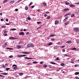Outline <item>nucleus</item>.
Wrapping results in <instances>:
<instances>
[{
	"mask_svg": "<svg viewBox=\"0 0 79 79\" xmlns=\"http://www.w3.org/2000/svg\"><path fill=\"white\" fill-rule=\"evenodd\" d=\"M75 59H72L71 60V61H74Z\"/></svg>",
	"mask_w": 79,
	"mask_h": 79,
	"instance_id": "54",
	"label": "nucleus"
},
{
	"mask_svg": "<svg viewBox=\"0 0 79 79\" xmlns=\"http://www.w3.org/2000/svg\"><path fill=\"white\" fill-rule=\"evenodd\" d=\"M75 75H78V74H79V72H76L75 73Z\"/></svg>",
	"mask_w": 79,
	"mask_h": 79,
	"instance_id": "23",
	"label": "nucleus"
},
{
	"mask_svg": "<svg viewBox=\"0 0 79 79\" xmlns=\"http://www.w3.org/2000/svg\"><path fill=\"white\" fill-rule=\"evenodd\" d=\"M8 73H4L3 75H8Z\"/></svg>",
	"mask_w": 79,
	"mask_h": 79,
	"instance_id": "34",
	"label": "nucleus"
},
{
	"mask_svg": "<svg viewBox=\"0 0 79 79\" xmlns=\"http://www.w3.org/2000/svg\"><path fill=\"white\" fill-rule=\"evenodd\" d=\"M0 77H5V76L0 74Z\"/></svg>",
	"mask_w": 79,
	"mask_h": 79,
	"instance_id": "31",
	"label": "nucleus"
},
{
	"mask_svg": "<svg viewBox=\"0 0 79 79\" xmlns=\"http://www.w3.org/2000/svg\"><path fill=\"white\" fill-rule=\"evenodd\" d=\"M74 67H77L78 66V65L77 64H75L74 65Z\"/></svg>",
	"mask_w": 79,
	"mask_h": 79,
	"instance_id": "47",
	"label": "nucleus"
},
{
	"mask_svg": "<svg viewBox=\"0 0 79 79\" xmlns=\"http://www.w3.org/2000/svg\"><path fill=\"white\" fill-rule=\"evenodd\" d=\"M27 19H28V20H31V17H28L27 18Z\"/></svg>",
	"mask_w": 79,
	"mask_h": 79,
	"instance_id": "30",
	"label": "nucleus"
},
{
	"mask_svg": "<svg viewBox=\"0 0 79 79\" xmlns=\"http://www.w3.org/2000/svg\"><path fill=\"white\" fill-rule=\"evenodd\" d=\"M2 67L3 68H5V65H4V64H2Z\"/></svg>",
	"mask_w": 79,
	"mask_h": 79,
	"instance_id": "38",
	"label": "nucleus"
},
{
	"mask_svg": "<svg viewBox=\"0 0 79 79\" xmlns=\"http://www.w3.org/2000/svg\"><path fill=\"white\" fill-rule=\"evenodd\" d=\"M21 47L20 46H18V48H21Z\"/></svg>",
	"mask_w": 79,
	"mask_h": 79,
	"instance_id": "43",
	"label": "nucleus"
},
{
	"mask_svg": "<svg viewBox=\"0 0 79 79\" xmlns=\"http://www.w3.org/2000/svg\"><path fill=\"white\" fill-rule=\"evenodd\" d=\"M10 40H12L14 39V37H10L9 38Z\"/></svg>",
	"mask_w": 79,
	"mask_h": 79,
	"instance_id": "12",
	"label": "nucleus"
},
{
	"mask_svg": "<svg viewBox=\"0 0 79 79\" xmlns=\"http://www.w3.org/2000/svg\"><path fill=\"white\" fill-rule=\"evenodd\" d=\"M48 67H49V68H51L52 67V66L51 65H48Z\"/></svg>",
	"mask_w": 79,
	"mask_h": 79,
	"instance_id": "61",
	"label": "nucleus"
},
{
	"mask_svg": "<svg viewBox=\"0 0 79 79\" xmlns=\"http://www.w3.org/2000/svg\"><path fill=\"white\" fill-rule=\"evenodd\" d=\"M66 43H67L68 44H71V40L67 41Z\"/></svg>",
	"mask_w": 79,
	"mask_h": 79,
	"instance_id": "7",
	"label": "nucleus"
},
{
	"mask_svg": "<svg viewBox=\"0 0 79 79\" xmlns=\"http://www.w3.org/2000/svg\"><path fill=\"white\" fill-rule=\"evenodd\" d=\"M43 67H44V68H47V67L48 66L47 65H43Z\"/></svg>",
	"mask_w": 79,
	"mask_h": 79,
	"instance_id": "21",
	"label": "nucleus"
},
{
	"mask_svg": "<svg viewBox=\"0 0 79 79\" xmlns=\"http://www.w3.org/2000/svg\"><path fill=\"white\" fill-rule=\"evenodd\" d=\"M75 78H76L77 79H79V77H75Z\"/></svg>",
	"mask_w": 79,
	"mask_h": 79,
	"instance_id": "50",
	"label": "nucleus"
},
{
	"mask_svg": "<svg viewBox=\"0 0 79 79\" xmlns=\"http://www.w3.org/2000/svg\"><path fill=\"white\" fill-rule=\"evenodd\" d=\"M12 67H13V69L14 70H16V69H18V68L17 67V65L15 64L13 65L12 66Z\"/></svg>",
	"mask_w": 79,
	"mask_h": 79,
	"instance_id": "1",
	"label": "nucleus"
},
{
	"mask_svg": "<svg viewBox=\"0 0 79 79\" xmlns=\"http://www.w3.org/2000/svg\"><path fill=\"white\" fill-rule=\"evenodd\" d=\"M1 21H4V19H1Z\"/></svg>",
	"mask_w": 79,
	"mask_h": 79,
	"instance_id": "55",
	"label": "nucleus"
},
{
	"mask_svg": "<svg viewBox=\"0 0 79 79\" xmlns=\"http://www.w3.org/2000/svg\"><path fill=\"white\" fill-rule=\"evenodd\" d=\"M27 48H29V47H31V44H28L27 45Z\"/></svg>",
	"mask_w": 79,
	"mask_h": 79,
	"instance_id": "6",
	"label": "nucleus"
},
{
	"mask_svg": "<svg viewBox=\"0 0 79 79\" xmlns=\"http://www.w3.org/2000/svg\"><path fill=\"white\" fill-rule=\"evenodd\" d=\"M14 39L15 40H16L17 39H18L17 38H16L15 37H14Z\"/></svg>",
	"mask_w": 79,
	"mask_h": 79,
	"instance_id": "49",
	"label": "nucleus"
},
{
	"mask_svg": "<svg viewBox=\"0 0 79 79\" xmlns=\"http://www.w3.org/2000/svg\"><path fill=\"white\" fill-rule=\"evenodd\" d=\"M60 69H61V68H59V69H58L57 70H56V71H60Z\"/></svg>",
	"mask_w": 79,
	"mask_h": 79,
	"instance_id": "42",
	"label": "nucleus"
},
{
	"mask_svg": "<svg viewBox=\"0 0 79 79\" xmlns=\"http://www.w3.org/2000/svg\"><path fill=\"white\" fill-rule=\"evenodd\" d=\"M23 74L22 73H19V75H20V76H21V75H23Z\"/></svg>",
	"mask_w": 79,
	"mask_h": 79,
	"instance_id": "36",
	"label": "nucleus"
},
{
	"mask_svg": "<svg viewBox=\"0 0 79 79\" xmlns=\"http://www.w3.org/2000/svg\"><path fill=\"white\" fill-rule=\"evenodd\" d=\"M13 57V56L11 55V56H10L9 57V58H12Z\"/></svg>",
	"mask_w": 79,
	"mask_h": 79,
	"instance_id": "40",
	"label": "nucleus"
},
{
	"mask_svg": "<svg viewBox=\"0 0 79 79\" xmlns=\"http://www.w3.org/2000/svg\"><path fill=\"white\" fill-rule=\"evenodd\" d=\"M70 14H71L70 13L66 14L64 15V16H68V15H70Z\"/></svg>",
	"mask_w": 79,
	"mask_h": 79,
	"instance_id": "17",
	"label": "nucleus"
},
{
	"mask_svg": "<svg viewBox=\"0 0 79 79\" xmlns=\"http://www.w3.org/2000/svg\"><path fill=\"white\" fill-rule=\"evenodd\" d=\"M43 4L44 5V6H45L46 5H47V4H46V3L45 2L43 3Z\"/></svg>",
	"mask_w": 79,
	"mask_h": 79,
	"instance_id": "44",
	"label": "nucleus"
},
{
	"mask_svg": "<svg viewBox=\"0 0 79 79\" xmlns=\"http://www.w3.org/2000/svg\"><path fill=\"white\" fill-rule=\"evenodd\" d=\"M5 25H10V23H6Z\"/></svg>",
	"mask_w": 79,
	"mask_h": 79,
	"instance_id": "60",
	"label": "nucleus"
},
{
	"mask_svg": "<svg viewBox=\"0 0 79 79\" xmlns=\"http://www.w3.org/2000/svg\"><path fill=\"white\" fill-rule=\"evenodd\" d=\"M58 47V46H55L54 47V49H57Z\"/></svg>",
	"mask_w": 79,
	"mask_h": 79,
	"instance_id": "19",
	"label": "nucleus"
},
{
	"mask_svg": "<svg viewBox=\"0 0 79 79\" xmlns=\"http://www.w3.org/2000/svg\"><path fill=\"white\" fill-rule=\"evenodd\" d=\"M51 18V17L50 16H48L47 18V19H50V18Z\"/></svg>",
	"mask_w": 79,
	"mask_h": 79,
	"instance_id": "27",
	"label": "nucleus"
},
{
	"mask_svg": "<svg viewBox=\"0 0 79 79\" xmlns=\"http://www.w3.org/2000/svg\"><path fill=\"white\" fill-rule=\"evenodd\" d=\"M29 53H30V52H26V54H28Z\"/></svg>",
	"mask_w": 79,
	"mask_h": 79,
	"instance_id": "64",
	"label": "nucleus"
},
{
	"mask_svg": "<svg viewBox=\"0 0 79 79\" xmlns=\"http://www.w3.org/2000/svg\"><path fill=\"white\" fill-rule=\"evenodd\" d=\"M6 45H7V43H6L4 44V47H6Z\"/></svg>",
	"mask_w": 79,
	"mask_h": 79,
	"instance_id": "25",
	"label": "nucleus"
},
{
	"mask_svg": "<svg viewBox=\"0 0 79 79\" xmlns=\"http://www.w3.org/2000/svg\"><path fill=\"white\" fill-rule=\"evenodd\" d=\"M52 44H53L52 43H48V45L49 46V45H52Z\"/></svg>",
	"mask_w": 79,
	"mask_h": 79,
	"instance_id": "22",
	"label": "nucleus"
},
{
	"mask_svg": "<svg viewBox=\"0 0 79 79\" xmlns=\"http://www.w3.org/2000/svg\"><path fill=\"white\" fill-rule=\"evenodd\" d=\"M66 19H64V20H63V22L64 23H65V22H66Z\"/></svg>",
	"mask_w": 79,
	"mask_h": 79,
	"instance_id": "48",
	"label": "nucleus"
},
{
	"mask_svg": "<svg viewBox=\"0 0 79 79\" xmlns=\"http://www.w3.org/2000/svg\"><path fill=\"white\" fill-rule=\"evenodd\" d=\"M37 24H40V23H41V22H37Z\"/></svg>",
	"mask_w": 79,
	"mask_h": 79,
	"instance_id": "32",
	"label": "nucleus"
},
{
	"mask_svg": "<svg viewBox=\"0 0 79 79\" xmlns=\"http://www.w3.org/2000/svg\"><path fill=\"white\" fill-rule=\"evenodd\" d=\"M7 32H8V31H4V34H6V33H7Z\"/></svg>",
	"mask_w": 79,
	"mask_h": 79,
	"instance_id": "39",
	"label": "nucleus"
},
{
	"mask_svg": "<svg viewBox=\"0 0 79 79\" xmlns=\"http://www.w3.org/2000/svg\"><path fill=\"white\" fill-rule=\"evenodd\" d=\"M69 23V21H68L65 23V25H67V24H68Z\"/></svg>",
	"mask_w": 79,
	"mask_h": 79,
	"instance_id": "8",
	"label": "nucleus"
},
{
	"mask_svg": "<svg viewBox=\"0 0 79 79\" xmlns=\"http://www.w3.org/2000/svg\"><path fill=\"white\" fill-rule=\"evenodd\" d=\"M34 6H32L31 7V8H33Z\"/></svg>",
	"mask_w": 79,
	"mask_h": 79,
	"instance_id": "63",
	"label": "nucleus"
},
{
	"mask_svg": "<svg viewBox=\"0 0 79 79\" xmlns=\"http://www.w3.org/2000/svg\"><path fill=\"white\" fill-rule=\"evenodd\" d=\"M62 52H65V49H63L62 50Z\"/></svg>",
	"mask_w": 79,
	"mask_h": 79,
	"instance_id": "53",
	"label": "nucleus"
},
{
	"mask_svg": "<svg viewBox=\"0 0 79 79\" xmlns=\"http://www.w3.org/2000/svg\"><path fill=\"white\" fill-rule=\"evenodd\" d=\"M69 9H68V8H65L64 9V10H69Z\"/></svg>",
	"mask_w": 79,
	"mask_h": 79,
	"instance_id": "37",
	"label": "nucleus"
},
{
	"mask_svg": "<svg viewBox=\"0 0 79 79\" xmlns=\"http://www.w3.org/2000/svg\"><path fill=\"white\" fill-rule=\"evenodd\" d=\"M56 59L55 60H59V57H57L56 58Z\"/></svg>",
	"mask_w": 79,
	"mask_h": 79,
	"instance_id": "46",
	"label": "nucleus"
},
{
	"mask_svg": "<svg viewBox=\"0 0 79 79\" xmlns=\"http://www.w3.org/2000/svg\"><path fill=\"white\" fill-rule=\"evenodd\" d=\"M23 55H19L18 56V57H19V58H20L21 57H23Z\"/></svg>",
	"mask_w": 79,
	"mask_h": 79,
	"instance_id": "9",
	"label": "nucleus"
},
{
	"mask_svg": "<svg viewBox=\"0 0 79 79\" xmlns=\"http://www.w3.org/2000/svg\"><path fill=\"white\" fill-rule=\"evenodd\" d=\"M51 40H52V41H54L55 40V39H51Z\"/></svg>",
	"mask_w": 79,
	"mask_h": 79,
	"instance_id": "59",
	"label": "nucleus"
},
{
	"mask_svg": "<svg viewBox=\"0 0 79 79\" xmlns=\"http://www.w3.org/2000/svg\"><path fill=\"white\" fill-rule=\"evenodd\" d=\"M51 64H56V63L53 62H51Z\"/></svg>",
	"mask_w": 79,
	"mask_h": 79,
	"instance_id": "29",
	"label": "nucleus"
},
{
	"mask_svg": "<svg viewBox=\"0 0 79 79\" xmlns=\"http://www.w3.org/2000/svg\"><path fill=\"white\" fill-rule=\"evenodd\" d=\"M32 3H33L32 2H30V4L28 5V6H31V5H32Z\"/></svg>",
	"mask_w": 79,
	"mask_h": 79,
	"instance_id": "26",
	"label": "nucleus"
},
{
	"mask_svg": "<svg viewBox=\"0 0 79 79\" xmlns=\"http://www.w3.org/2000/svg\"><path fill=\"white\" fill-rule=\"evenodd\" d=\"M15 30H16L15 28H13L11 30V31H15Z\"/></svg>",
	"mask_w": 79,
	"mask_h": 79,
	"instance_id": "41",
	"label": "nucleus"
},
{
	"mask_svg": "<svg viewBox=\"0 0 79 79\" xmlns=\"http://www.w3.org/2000/svg\"><path fill=\"white\" fill-rule=\"evenodd\" d=\"M11 69L10 68H7L6 69V71H8L10 69Z\"/></svg>",
	"mask_w": 79,
	"mask_h": 79,
	"instance_id": "14",
	"label": "nucleus"
},
{
	"mask_svg": "<svg viewBox=\"0 0 79 79\" xmlns=\"http://www.w3.org/2000/svg\"><path fill=\"white\" fill-rule=\"evenodd\" d=\"M69 6H70V7H72V8L73 7H75V5L71 4L69 5Z\"/></svg>",
	"mask_w": 79,
	"mask_h": 79,
	"instance_id": "5",
	"label": "nucleus"
},
{
	"mask_svg": "<svg viewBox=\"0 0 79 79\" xmlns=\"http://www.w3.org/2000/svg\"><path fill=\"white\" fill-rule=\"evenodd\" d=\"M2 27V28H5V27H6V26H1Z\"/></svg>",
	"mask_w": 79,
	"mask_h": 79,
	"instance_id": "56",
	"label": "nucleus"
},
{
	"mask_svg": "<svg viewBox=\"0 0 79 79\" xmlns=\"http://www.w3.org/2000/svg\"><path fill=\"white\" fill-rule=\"evenodd\" d=\"M26 34L28 35V34H29V32H27L26 33Z\"/></svg>",
	"mask_w": 79,
	"mask_h": 79,
	"instance_id": "52",
	"label": "nucleus"
},
{
	"mask_svg": "<svg viewBox=\"0 0 79 79\" xmlns=\"http://www.w3.org/2000/svg\"><path fill=\"white\" fill-rule=\"evenodd\" d=\"M68 18V16H67L65 18V19H67Z\"/></svg>",
	"mask_w": 79,
	"mask_h": 79,
	"instance_id": "58",
	"label": "nucleus"
},
{
	"mask_svg": "<svg viewBox=\"0 0 79 79\" xmlns=\"http://www.w3.org/2000/svg\"><path fill=\"white\" fill-rule=\"evenodd\" d=\"M6 22H8V19H6Z\"/></svg>",
	"mask_w": 79,
	"mask_h": 79,
	"instance_id": "51",
	"label": "nucleus"
},
{
	"mask_svg": "<svg viewBox=\"0 0 79 79\" xmlns=\"http://www.w3.org/2000/svg\"><path fill=\"white\" fill-rule=\"evenodd\" d=\"M19 35H24V34H25V33H24L23 32H21L20 33H19Z\"/></svg>",
	"mask_w": 79,
	"mask_h": 79,
	"instance_id": "2",
	"label": "nucleus"
},
{
	"mask_svg": "<svg viewBox=\"0 0 79 79\" xmlns=\"http://www.w3.org/2000/svg\"><path fill=\"white\" fill-rule=\"evenodd\" d=\"M25 59H27V60H28V57H24Z\"/></svg>",
	"mask_w": 79,
	"mask_h": 79,
	"instance_id": "57",
	"label": "nucleus"
},
{
	"mask_svg": "<svg viewBox=\"0 0 79 79\" xmlns=\"http://www.w3.org/2000/svg\"><path fill=\"white\" fill-rule=\"evenodd\" d=\"M28 9V6H26V7H25V10H27Z\"/></svg>",
	"mask_w": 79,
	"mask_h": 79,
	"instance_id": "13",
	"label": "nucleus"
},
{
	"mask_svg": "<svg viewBox=\"0 0 79 79\" xmlns=\"http://www.w3.org/2000/svg\"><path fill=\"white\" fill-rule=\"evenodd\" d=\"M21 2V1L20 0H19L18 1H17V3H19V2Z\"/></svg>",
	"mask_w": 79,
	"mask_h": 79,
	"instance_id": "62",
	"label": "nucleus"
},
{
	"mask_svg": "<svg viewBox=\"0 0 79 79\" xmlns=\"http://www.w3.org/2000/svg\"><path fill=\"white\" fill-rule=\"evenodd\" d=\"M33 64H37L38 63L37 62L34 61L33 62Z\"/></svg>",
	"mask_w": 79,
	"mask_h": 79,
	"instance_id": "35",
	"label": "nucleus"
},
{
	"mask_svg": "<svg viewBox=\"0 0 79 79\" xmlns=\"http://www.w3.org/2000/svg\"><path fill=\"white\" fill-rule=\"evenodd\" d=\"M15 2V1H11L10 2V3H13Z\"/></svg>",
	"mask_w": 79,
	"mask_h": 79,
	"instance_id": "20",
	"label": "nucleus"
},
{
	"mask_svg": "<svg viewBox=\"0 0 79 79\" xmlns=\"http://www.w3.org/2000/svg\"><path fill=\"white\" fill-rule=\"evenodd\" d=\"M74 16V14H73L72 15H71V18L73 17V16Z\"/></svg>",
	"mask_w": 79,
	"mask_h": 79,
	"instance_id": "45",
	"label": "nucleus"
},
{
	"mask_svg": "<svg viewBox=\"0 0 79 79\" xmlns=\"http://www.w3.org/2000/svg\"><path fill=\"white\" fill-rule=\"evenodd\" d=\"M30 47H34V45L32 44H30Z\"/></svg>",
	"mask_w": 79,
	"mask_h": 79,
	"instance_id": "10",
	"label": "nucleus"
},
{
	"mask_svg": "<svg viewBox=\"0 0 79 79\" xmlns=\"http://www.w3.org/2000/svg\"><path fill=\"white\" fill-rule=\"evenodd\" d=\"M61 66H64V64L63 63L61 64Z\"/></svg>",
	"mask_w": 79,
	"mask_h": 79,
	"instance_id": "24",
	"label": "nucleus"
},
{
	"mask_svg": "<svg viewBox=\"0 0 79 79\" xmlns=\"http://www.w3.org/2000/svg\"><path fill=\"white\" fill-rule=\"evenodd\" d=\"M55 34H54V35L51 34L50 35V37H54V36H55Z\"/></svg>",
	"mask_w": 79,
	"mask_h": 79,
	"instance_id": "18",
	"label": "nucleus"
},
{
	"mask_svg": "<svg viewBox=\"0 0 79 79\" xmlns=\"http://www.w3.org/2000/svg\"><path fill=\"white\" fill-rule=\"evenodd\" d=\"M28 60H32V59H34L33 58H30V57H28Z\"/></svg>",
	"mask_w": 79,
	"mask_h": 79,
	"instance_id": "33",
	"label": "nucleus"
},
{
	"mask_svg": "<svg viewBox=\"0 0 79 79\" xmlns=\"http://www.w3.org/2000/svg\"><path fill=\"white\" fill-rule=\"evenodd\" d=\"M6 49L7 50H13V48H6Z\"/></svg>",
	"mask_w": 79,
	"mask_h": 79,
	"instance_id": "11",
	"label": "nucleus"
},
{
	"mask_svg": "<svg viewBox=\"0 0 79 79\" xmlns=\"http://www.w3.org/2000/svg\"><path fill=\"white\" fill-rule=\"evenodd\" d=\"M74 30L75 32H78V31H79V28H74Z\"/></svg>",
	"mask_w": 79,
	"mask_h": 79,
	"instance_id": "3",
	"label": "nucleus"
},
{
	"mask_svg": "<svg viewBox=\"0 0 79 79\" xmlns=\"http://www.w3.org/2000/svg\"><path fill=\"white\" fill-rule=\"evenodd\" d=\"M71 49H72V50H77V49L74 48H71Z\"/></svg>",
	"mask_w": 79,
	"mask_h": 79,
	"instance_id": "15",
	"label": "nucleus"
},
{
	"mask_svg": "<svg viewBox=\"0 0 79 79\" xmlns=\"http://www.w3.org/2000/svg\"><path fill=\"white\" fill-rule=\"evenodd\" d=\"M6 2H7V0H5L3 1V3H6Z\"/></svg>",
	"mask_w": 79,
	"mask_h": 79,
	"instance_id": "28",
	"label": "nucleus"
},
{
	"mask_svg": "<svg viewBox=\"0 0 79 79\" xmlns=\"http://www.w3.org/2000/svg\"><path fill=\"white\" fill-rule=\"evenodd\" d=\"M65 4H66V5H67L70 4H69V2H65Z\"/></svg>",
	"mask_w": 79,
	"mask_h": 79,
	"instance_id": "16",
	"label": "nucleus"
},
{
	"mask_svg": "<svg viewBox=\"0 0 79 79\" xmlns=\"http://www.w3.org/2000/svg\"><path fill=\"white\" fill-rule=\"evenodd\" d=\"M58 24V20H56L55 23V25H56Z\"/></svg>",
	"mask_w": 79,
	"mask_h": 79,
	"instance_id": "4",
	"label": "nucleus"
}]
</instances>
